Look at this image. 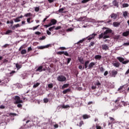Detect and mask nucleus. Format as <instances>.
Segmentation results:
<instances>
[{
	"label": "nucleus",
	"instance_id": "nucleus-1",
	"mask_svg": "<svg viewBox=\"0 0 129 129\" xmlns=\"http://www.w3.org/2000/svg\"><path fill=\"white\" fill-rule=\"evenodd\" d=\"M57 24V20L56 19H51L50 20V23L48 24L45 25L44 26L45 28H49V27H51V26H52V25H56Z\"/></svg>",
	"mask_w": 129,
	"mask_h": 129
},
{
	"label": "nucleus",
	"instance_id": "nucleus-2",
	"mask_svg": "<svg viewBox=\"0 0 129 129\" xmlns=\"http://www.w3.org/2000/svg\"><path fill=\"white\" fill-rule=\"evenodd\" d=\"M15 104H19V103H23V100H21V97L19 96H15L14 98Z\"/></svg>",
	"mask_w": 129,
	"mask_h": 129
},
{
	"label": "nucleus",
	"instance_id": "nucleus-3",
	"mask_svg": "<svg viewBox=\"0 0 129 129\" xmlns=\"http://www.w3.org/2000/svg\"><path fill=\"white\" fill-rule=\"evenodd\" d=\"M117 59L118 60V61H119V62H120L121 63L125 64H127V63H129V60H124V58H123L122 57H117Z\"/></svg>",
	"mask_w": 129,
	"mask_h": 129
},
{
	"label": "nucleus",
	"instance_id": "nucleus-4",
	"mask_svg": "<svg viewBox=\"0 0 129 129\" xmlns=\"http://www.w3.org/2000/svg\"><path fill=\"white\" fill-rule=\"evenodd\" d=\"M57 80L60 82H64V81H66V77L62 75L58 76L57 78Z\"/></svg>",
	"mask_w": 129,
	"mask_h": 129
},
{
	"label": "nucleus",
	"instance_id": "nucleus-5",
	"mask_svg": "<svg viewBox=\"0 0 129 129\" xmlns=\"http://www.w3.org/2000/svg\"><path fill=\"white\" fill-rule=\"evenodd\" d=\"M95 36H97V34L96 33H93L91 35H90V36H89L87 38H88V40L89 41H90V40H92V39H94V38H95Z\"/></svg>",
	"mask_w": 129,
	"mask_h": 129
},
{
	"label": "nucleus",
	"instance_id": "nucleus-6",
	"mask_svg": "<svg viewBox=\"0 0 129 129\" xmlns=\"http://www.w3.org/2000/svg\"><path fill=\"white\" fill-rule=\"evenodd\" d=\"M111 77H115L117 75V71L113 70L111 71V74H110Z\"/></svg>",
	"mask_w": 129,
	"mask_h": 129
},
{
	"label": "nucleus",
	"instance_id": "nucleus-7",
	"mask_svg": "<svg viewBox=\"0 0 129 129\" xmlns=\"http://www.w3.org/2000/svg\"><path fill=\"white\" fill-rule=\"evenodd\" d=\"M102 49L103 50H105V51H107V50H109V47H108L107 44H102Z\"/></svg>",
	"mask_w": 129,
	"mask_h": 129
},
{
	"label": "nucleus",
	"instance_id": "nucleus-8",
	"mask_svg": "<svg viewBox=\"0 0 129 129\" xmlns=\"http://www.w3.org/2000/svg\"><path fill=\"white\" fill-rule=\"evenodd\" d=\"M95 66V62H91L89 63L88 69H92V68H93L94 66Z\"/></svg>",
	"mask_w": 129,
	"mask_h": 129
},
{
	"label": "nucleus",
	"instance_id": "nucleus-9",
	"mask_svg": "<svg viewBox=\"0 0 129 129\" xmlns=\"http://www.w3.org/2000/svg\"><path fill=\"white\" fill-rule=\"evenodd\" d=\"M113 27H115V28H118V27H119V26H120V22H114L113 23Z\"/></svg>",
	"mask_w": 129,
	"mask_h": 129
},
{
	"label": "nucleus",
	"instance_id": "nucleus-10",
	"mask_svg": "<svg viewBox=\"0 0 129 129\" xmlns=\"http://www.w3.org/2000/svg\"><path fill=\"white\" fill-rule=\"evenodd\" d=\"M110 18H111V19H113L114 20H116L117 19V14L115 13H112L110 15Z\"/></svg>",
	"mask_w": 129,
	"mask_h": 129
},
{
	"label": "nucleus",
	"instance_id": "nucleus-11",
	"mask_svg": "<svg viewBox=\"0 0 129 129\" xmlns=\"http://www.w3.org/2000/svg\"><path fill=\"white\" fill-rule=\"evenodd\" d=\"M113 66L114 67L118 68L119 66H120V63L118 61H115V62H114L112 63Z\"/></svg>",
	"mask_w": 129,
	"mask_h": 129
},
{
	"label": "nucleus",
	"instance_id": "nucleus-12",
	"mask_svg": "<svg viewBox=\"0 0 129 129\" xmlns=\"http://www.w3.org/2000/svg\"><path fill=\"white\" fill-rule=\"evenodd\" d=\"M111 33H112V30L111 29H108L104 32V35H107V34H110Z\"/></svg>",
	"mask_w": 129,
	"mask_h": 129
},
{
	"label": "nucleus",
	"instance_id": "nucleus-13",
	"mask_svg": "<svg viewBox=\"0 0 129 129\" xmlns=\"http://www.w3.org/2000/svg\"><path fill=\"white\" fill-rule=\"evenodd\" d=\"M58 107L59 108H68V107H70V106L69 105H64L63 104L58 106Z\"/></svg>",
	"mask_w": 129,
	"mask_h": 129
},
{
	"label": "nucleus",
	"instance_id": "nucleus-14",
	"mask_svg": "<svg viewBox=\"0 0 129 129\" xmlns=\"http://www.w3.org/2000/svg\"><path fill=\"white\" fill-rule=\"evenodd\" d=\"M45 48H49V45H45V46H38L37 47V48L39 49L40 50H42L43 49H45Z\"/></svg>",
	"mask_w": 129,
	"mask_h": 129
},
{
	"label": "nucleus",
	"instance_id": "nucleus-15",
	"mask_svg": "<svg viewBox=\"0 0 129 129\" xmlns=\"http://www.w3.org/2000/svg\"><path fill=\"white\" fill-rule=\"evenodd\" d=\"M89 60H86L85 62L84 65L83 66H84V69H87V68L88 67V64H89Z\"/></svg>",
	"mask_w": 129,
	"mask_h": 129
},
{
	"label": "nucleus",
	"instance_id": "nucleus-16",
	"mask_svg": "<svg viewBox=\"0 0 129 129\" xmlns=\"http://www.w3.org/2000/svg\"><path fill=\"white\" fill-rule=\"evenodd\" d=\"M128 35H129V31L124 32L122 33L123 37H127V36H128Z\"/></svg>",
	"mask_w": 129,
	"mask_h": 129
},
{
	"label": "nucleus",
	"instance_id": "nucleus-17",
	"mask_svg": "<svg viewBox=\"0 0 129 129\" xmlns=\"http://www.w3.org/2000/svg\"><path fill=\"white\" fill-rule=\"evenodd\" d=\"M102 58V56L100 55H96L95 56V59L96 60H100Z\"/></svg>",
	"mask_w": 129,
	"mask_h": 129
},
{
	"label": "nucleus",
	"instance_id": "nucleus-18",
	"mask_svg": "<svg viewBox=\"0 0 129 129\" xmlns=\"http://www.w3.org/2000/svg\"><path fill=\"white\" fill-rule=\"evenodd\" d=\"M36 72H42L43 71V66H40L36 70Z\"/></svg>",
	"mask_w": 129,
	"mask_h": 129
},
{
	"label": "nucleus",
	"instance_id": "nucleus-19",
	"mask_svg": "<svg viewBox=\"0 0 129 129\" xmlns=\"http://www.w3.org/2000/svg\"><path fill=\"white\" fill-rule=\"evenodd\" d=\"M113 5L114 7H116V8H118V2L116 1H113Z\"/></svg>",
	"mask_w": 129,
	"mask_h": 129
},
{
	"label": "nucleus",
	"instance_id": "nucleus-20",
	"mask_svg": "<svg viewBox=\"0 0 129 129\" xmlns=\"http://www.w3.org/2000/svg\"><path fill=\"white\" fill-rule=\"evenodd\" d=\"M71 90L70 89H66L62 91V93L63 94H66V93H68V92H70Z\"/></svg>",
	"mask_w": 129,
	"mask_h": 129
},
{
	"label": "nucleus",
	"instance_id": "nucleus-21",
	"mask_svg": "<svg viewBox=\"0 0 129 129\" xmlns=\"http://www.w3.org/2000/svg\"><path fill=\"white\" fill-rule=\"evenodd\" d=\"M78 60L81 64H84V59H83V58L78 57Z\"/></svg>",
	"mask_w": 129,
	"mask_h": 129
},
{
	"label": "nucleus",
	"instance_id": "nucleus-22",
	"mask_svg": "<svg viewBox=\"0 0 129 129\" xmlns=\"http://www.w3.org/2000/svg\"><path fill=\"white\" fill-rule=\"evenodd\" d=\"M69 86V84H63L61 88L62 89H65V88H67Z\"/></svg>",
	"mask_w": 129,
	"mask_h": 129
},
{
	"label": "nucleus",
	"instance_id": "nucleus-23",
	"mask_svg": "<svg viewBox=\"0 0 129 129\" xmlns=\"http://www.w3.org/2000/svg\"><path fill=\"white\" fill-rule=\"evenodd\" d=\"M83 124H84V121H81L80 122L79 124H77V125H78V126H80V127H81V126H82V125H83Z\"/></svg>",
	"mask_w": 129,
	"mask_h": 129
},
{
	"label": "nucleus",
	"instance_id": "nucleus-24",
	"mask_svg": "<svg viewBox=\"0 0 129 129\" xmlns=\"http://www.w3.org/2000/svg\"><path fill=\"white\" fill-rule=\"evenodd\" d=\"M16 67L17 69V70H19L22 68V65L19 64V63H16Z\"/></svg>",
	"mask_w": 129,
	"mask_h": 129
},
{
	"label": "nucleus",
	"instance_id": "nucleus-25",
	"mask_svg": "<svg viewBox=\"0 0 129 129\" xmlns=\"http://www.w3.org/2000/svg\"><path fill=\"white\" fill-rule=\"evenodd\" d=\"M10 34H13V31L11 30H8L6 32V35H10Z\"/></svg>",
	"mask_w": 129,
	"mask_h": 129
},
{
	"label": "nucleus",
	"instance_id": "nucleus-26",
	"mask_svg": "<svg viewBox=\"0 0 129 129\" xmlns=\"http://www.w3.org/2000/svg\"><path fill=\"white\" fill-rule=\"evenodd\" d=\"M83 118L84 119H87V118H89V116L87 114H84L83 115Z\"/></svg>",
	"mask_w": 129,
	"mask_h": 129
},
{
	"label": "nucleus",
	"instance_id": "nucleus-27",
	"mask_svg": "<svg viewBox=\"0 0 129 129\" xmlns=\"http://www.w3.org/2000/svg\"><path fill=\"white\" fill-rule=\"evenodd\" d=\"M40 83H36L34 84L33 85V88H37L39 85H40Z\"/></svg>",
	"mask_w": 129,
	"mask_h": 129
},
{
	"label": "nucleus",
	"instance_id": "nucleus-28",
	"mask_svg": "<svg viewBox=\"0 0 129 129\" xmlns=\"http://www.w3.org/2000/svg\"><path fill=\"white\" fill-rule=\"evenodd\" d=\"M127 15H128V13H127V11H124L123 12V16L124 17V18L127 17Z\"/></svg>",
	"mask_w": 129,
	"mask_h": 129
},
{
	"label": "nucleus",
	"instance_id": "nucleus-29",
	"mask_svg": "<svg viewBox=\"0 0 129 129\" xmlns=\"http://www.w3.org/2000/svg\"><path fill=\"white\" fill-rule=\"evenodd\" d=\"M14 21L15 22V23L21 22V20L20 19V18H19V17H17L16 19H14Z\"/></svg>",
	"mask_w": 129,
	"mask_h": 129
},
{
	"label": "nucleus",
	"instance_id": "nucleus-30",
	"mask_svg": "<svg viewBox=\"0 0 129 129\" xmlns=\"http://www.w3.org/2000/svg\"><path fill=\"white\" fill-rule=\"evenodd\" d=\"M109 119L111 121V122L114 123V118L112 117H109Z\"/></svg>",
	"mask_w": 129,
	"mask_h": 129
},
{
	"label": "nucleus",
	"instance_id": "nucleus-31",
	"mask_svg": "<svg viewBox=\"0 0 129 129\" xmlns=\"http://www.w3.org/2000/svg\"><path fill=\"white\" fill-rule=\"evenodd\" d=\"M21 54H22V55H24L25 54H27V50L26 49H23L21 51Z\"/></svg>",
	"mask_w": 129,
	"mask_h": 129
},
{
	"label": "nucleus",
	"instance_id": "nucleus-32",
	"mask_svg": "<svg viewBox=\"0 0 129 129\" xmlns=\"http://www.w3.org/2000/svg\"><path fill=\"white\" fill-rule=\"evenodd\" d=\"M104 33H102L100 34L99 35V40H100L102 39V38H103Z\"/></svg>",
	"mask_w": 129,
	"mask_h": 129
},
{
	"label": "nucleus",
	"instance_id": "nucleus-33",
	"mask_svg": "<svg viewBox=\"0 0 129 129\" xmlns=\"http://www.w3.org/2000/svg\"><path fill=\"white\" fill-rule=\"evenodd\" d=\"M95 85L97 86H100V85H101V83L99 82V81H97V82L95 83Z\"/></svg>",
	"mask_w": 129,
	"mask_h": 129
},
{
	"label": "nucleus",
	"instance_id": "nucleus-34",
	"mask_svg": "<svg viewBox=\"0 0 129 129\" xmlns=\"http://www.w3.org/2000/svg\"><path fill=\"white\" fill-rule=\"evenodd\" d=\"M128 4L126 3H124L122 4V8H127L128 7Z\"/></svg>",
	"mask_w": 129,
	"mask_h": 129
},
{
	"label": "nucleus",
	"instance_id": "nucleus-35",
	"mask_svg": "<svg viewBox=\"0 0 129 129\" xmlns=\"http://www.w3.org/2000/svg\"><path fill=\"white\" fill-rule=\"evenodd\" d=\"M99 69H100V71L101 72H102V73H103L104 72V68H103V67H101L100 68H99Z\"/></svg>",
	"mask_w": 129,
	"mask_h": 129
},
{
	"label": "nucleus",
	"instance_id": "nucleus-36",
	"mask_svg": "<svg viewBox=\"0 0 129 129\" xmlns=\"http://www.w3.org/2000/svg\"><path fill=\"white\" fill-rule=\"evenodd\" d=\"M120 100V98H117V99L115 101V103L118 104L119 101Z\"/></svg>",
	"mask_w": 129,
	"mask_h": 129
},
{
	"label": "nucleus",
	"instance_id": "nucleus-37",
	"mask_svg": "<svg viewBox=\"0 0 129 129\" xmlns=\"http://www.w3.org/2000/svg\"><path fill=\"white\" fill-rule=\"evenodd\" d=\"M95 44V42L92 41L90 43V45H89V47H91V46H94Z\"/></svg>",
	"mask_w": 129,
	"mask_h": 129
},
{
	"label": "nucleus",
	"instance_id": "nucleus-38",
	"mask_svg": "<svg viewBox=\"0 0 129 129\" xmlns=\"http://www.w3.org/2000/svg\"><path fill=\"white\" fill-rule=\"evenodd\" d=\"M34 10H35V12H39V11H40V8L39 7H35Z\"/></svg>",
	"mask_w": 129,
	"mask_h": 129
},
{
	"label": "nucleus",
	"instance_id": "nucleus-39",
	"mask_svg": "<svg viewBox=\"0 0 129 129\" xmlns=\"http://www.w3.org/2000/svg\"><path fill=\"white\" fill-rule=\"evenodd\" d=\"M43 101L45 103H47V102H49V99H48V98H44L43 99Z\"/></svg>",
	"mask_w": 129,
	"mask_h": 129
},
{
	"label": "nucleus",
	"instance_id": "nucleus-40",
	"mask_svg": "<svg viewBox=\"0 0 129 129\" xmlns=\"http://www.w3.org/2000/svg\"><path fill=\"white\" fill-rule=\"evenodd\" d=\"M79 69H80L81 70L82 69V70H84V66H82V65H80L79 66Z\"/></svg>",
	"mask_w": 129,
	"mask_h": 129
},
{
	"label": "nucleus",
	"instance_id": "nucleus-41",
	"mask_svg": "<svg viewBox=\"0 0 129 129\" xmlns=\"http://www.w3.org/2000/svg\"><path fill=\"white\" fill-rule=\"evenodd\" d=\"M67 64H69V63H70V62L71 61V58H67Z\"/></svg>",
	"mask_w": 129,
	"mask_h": 129
},
{
	"label": "nucleus",
	"instance_id": "nucleus-42",
	"mask_svg": "<svg viewBox=\"0 0 129 129\" xmlns=\"http://www.w3.org/2000/svg\"><path fill=\"white\" fill-rule=\"evenodd\" d=\"M45 39H46V36H42V37L40 38H39V40H40V41H42V40H45Z\"/></svg>",
	"mask_w": 129,
	"mask_h": 129
},
{
	"label": "nucleus",
	"instance_id": "nucleus-43",
	"mask_svg": "<svg viewBox=\"0 0 129 129\" xmlns=\"http://www.w3.org/2000/svg\"><path fill=\"white\" fill-rule=\"evenodd\" d=\"M64 8H61V9H59V10H58V12L59 13H63V11H64Z\"/></svg>",
	"mask_w": 129,
	"mask_h": 129
},
{
	"label": "nucleus",
	"instance_id": "nucleus-44",
	"mask_svg": "<svg viewBox=\"0 0 129 129\" xmlns=\"http://www.w3.org/2000/svg\"><path fill=\"white\" fill-rule=\"evenodd\" d=\"M84 41H85V40L84 39L80 40L79 42H77V44H80V43H83V42H84Z\"/></svg>",
	"mask_w": 129,
	"mask_h": 129
},
{
	"label": "nucleus",
	"instance_id": "nucleus-45",
	"mask_svg": "<svg viewBox=\"0 0 129 129\" xmlns=\"http://www.w3.org/2000/svg\"><path fill=\"white\" fill-rule=\"evenodd\" d=\"M48 88H52L53 87V84L51 83L48 85Z\"/></svg>",
	"mask_w": 129,
	"mask_h": 129
},
{
	"label": "nucleus",
	"instance_id": "nucleus-46",
	"mask_svg": "<svg viewBox=\"0 0 129 129\" xmlns=\"http://www.w3.org/2000/svg\"><path fill=\"white\" fill-rule=\"evenodd\" d=\"M65 56H69V53H68V52L67 51H63V53Z\"/></svg>",
	"mask_w": 129,
	"mask_h": 129
},
{
	"label": "nucleus",
	"instance_id": "nucleus-47",
	"mask_svg": "<svg viewBox=\"0 0 129 129\" xmlns=\"http://www.w3.org/2000/svg\"><path fill=\"white\" fill-rule=\"evenodd\" d=\"M8 62H9V60L5 58V59L3 60V63H8Z\"/></svg>",
	"mask_w": 129,
	"mask_h": 129
},
{
	"label": "nucleus",
	"instance_id": "nucleus-48",
	"mask_svg": "<svg viewBox=\"0 0 129 129\" xmlns=\"http://www.w3.org/2000/svg\"><path fill=\"white\" fill-rule=\"evenodd\" d=\"M67 32H72L73 31V28H70L67 30Z\"/></svg>",
	"mask_w": 129,
	"mask_h": 129
},
{
	"label": "nucleus",
	"instance_id": "nucleus-49",
	"mask_svg": "<svg viewBox=\"0 0 129 129\" xmlns=\"http://www.w3.org/2000/svg\"><path fill=\"white\" fill-rule=\"evenodd\" d=\"M53 29H55V26H53V27H50L48 29V30H49V31H53Z\"/></svg>",
	"mask_w": 129,
	"mask_h": 129
},
{
	"label": "nucleus",
	"instance_id": "nucleus-50",
	"mask_svg": "<svg viewBox=\"0 0 129 129\" xmlns=\"http://www.w3.org/2000/svg\"><path fill=\"white\" fill-rule=\"evenodd\" d=\"M123 87H124V86H121L119 87V88L118 89V91H119L120 90H121L123 89Z\"/></svg>",
	"mask_w": 129,
	"mask_h": 129
},
{
	"label": "nucleus",
	"instance_id": "nucleus-51",
	"mask_svg": "<svg viewBox=\"0 0 129 129\" xmlns=\"http://www.w3.org/2000/svg\"><path fill=\"white\" fill-rule=\"evenodd\" d=\"M40 27V25H37V26L34 27L33 28V31H35V30H36V29H38Z\"/></svg>",
	"mask_w": 129,
	"mask_h": 129
},
{
	"label": "nucleus",
	"instance_id": "nucleus-52",
	"mask_svg": "<svg viewBox=\"0 0 129 129\" xmlns=\"http://www.w3.org/2000/svg\"><path fill=\"white\" fill-rule=\"evenodd\" d=\"M9 115L11 116V115H13V116H17V113H9Z\"/></svg>",
	"mask_w": 129,
	"mask_h": 129
},
{
	"label": "nucleus",
	"instance_id": "nucleus-53",
	"mask_svg": "<svg viewBox=\"0 0 129 129\" xmlns=\"http://www.w3.org/2000/svg\"><path fill=\"white\" fill-rule=\"evenodd\" d=\"M63 53H64V51H58L57 52V54H58V55H62Z\"/></svg>",
	"mask_w": 129,
	"mask_h": 129
},
{
	"label": "nucleus",
	"instance_id": "nucleus-54",
	"mask_svg": "<svg viewBox=\"0 0 129 129\" xmlns=\"http://www.w3.org/2000/svg\"><path fill=\"white\" fill-rule=\"evenodd\" d=\"M49 17H50V16H46V18H45L43 19V22L44 23H45V22H46V21H47V19H48V18H49Z\"/></svg>",
	"mask_w": 129,
	"mask_h": 129
},
{
	"label": "nucleus",
	"instance_id": "nucleus-55",
	"mask_svg": "<svg viewBox=\"0 0 129 129\" xmlns=\"http://www.w3.org/2000/svg\"><path fill=\"white\" fill-rule=\"evenodd\" d=\"M24 17H31V13H27L25 14Z\"/></svg>",
	"mask_w": 129,
	"mask_h": 129
},
{
	"label": "nucleus",
	"instance_id": "nucleus-56",
	"mask_svg": "<svg viewBox=\"0 0 129 129\" xmlns=\"http://www.w3.org/2000/svg\"><path fill=\"white\" fill-rule=\"evenodd\" d=\"M16 73V71H12L10 74L11 75V76H13V74H15V73Z\"/></svg>",
	"mask_w": 129,
	"mask_h": 129
},
{
	"label": "nucleus",
	"instance_id": "nucleus-57",
	"mask_svg": "<svg viewBox=\"0 0 129 129\" xmlns=\"http://www.w3.org/2000/svg\"><path fill=\"white\" fill-rule=\"evenodd\" d=\"M15 28H19V27H21V25L20 24H17L16 25H14Z\"/></svg>",
	"mask_w": 129,
	"mask_h": 129
},
{
	"label": "nucleus",
	"instance_id": "nucleus-58",
	"mask_svg": "<svg viewBox=\"0 0 129 129\" xmlns=\"http://www.w3.org/2000/svg\"><path fill=\"white\" fill-rule=\"evenodd\" d=\"M96 129H102V128L101 127V126L98 125H96Z\"/></svg>",
	"mask_w": 129,
	"mask_h": 129
},
{
	"label": "nucleus",
	"instance_id": "nucleus-59",
	"mask_svg": "<svg viewBox=\"0 0 129 129\" xmlns=\"http://www.w3.org/2000/svg\"><path fill=\"white\" fill-rule=\"evenodd\" d=\"M59 50H66V48L64 47H60L59 48Z\"/></svg>",
	"mask_w": 129,
	"mask_h": 129
},
{
	"label": "nucleus",
	"instance_id": "nucleus-60",
	"mask_svg": "<svg viewBox=\"0 0 129 129\" xmlns=\"http://www.w3.org/2000/svg\"><path fill=\"white\" fill-rule=\"evenodd\" d=\"M9 46H10V44H6L3 46V48H7V47H9Z\"/></svg>",
	"mask_w": 129,
	"mask_h": 129
},
{
	"label": "nucleus",
	"instance_id": "nucleus-61",
	"mask_svg": "<svg viewBox=\"0 0 129 129\" xmlns=\"http://www.w3.org/2000/svg\"><path fill=\"white\" fill-rule=\"evenodd\" d=\"M103 39H107V38H109V36H108V35H105V36H103Z\"/></svg>",
	"mask_w": 129,
	"mask_h": 129
},
{
	"label": "nucleus",
	"instance_id": "nucleus-62",
	"mask_svg": "<svg viewBox=\"0 0 129 129\" xmlns=\"http://www.w3.org/2000/svg\"><path fill=\"white\" fill-rule=\"evenodd\" d=\"M35 35H41V32L37 31L35 32Z\"/></svg>",
	"mask_w": 129,
	"mask_h": 129
},
{
	"label": "nucleus",
	"instance_id": "nucleus-63",
	"mask_svg": "<svg viewBox=\"0 0 129 129\" xmlns=\"http://www.w3.org/2000/svg\"><path fill=\"white\" fill-rule=\"evenodd\" d=\"M32 50H33L32 47H29L28 48V52H30V51H32Z\"/></svg>",
	"mask_w": 129,
	"mask_h": 129
},
{
	"label": "nucleus",
	"instance_id": "nucleus-64",
	"mask_svg": "<svg viewBox=\"0 0 129 129\" xmlns=\"http://www.w3.org/2000/svg\"><path fill=\"white\" fill-rule=\"evenodd\" d=\"M61 29V26H57L55 28V30H60Z\"/></svg>",
	"mask_w": 129,
	"mask_h": 129
}]
</instances>
